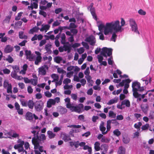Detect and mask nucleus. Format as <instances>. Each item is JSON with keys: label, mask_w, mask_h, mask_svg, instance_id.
<instances>
[{"label": "nucleus", "mask_w": 154, "mask_h": 154, "mask_svg": "<svg viewBox=\"0 0 154 154\" xmlns=\"http://www.w3.org/2000/svg\"><path fill=\"white\" fill-rule=\"evenodd\" d=\"M11 18V15H8L6 17L4 21L5 22H9Z\"/></svg>", "instance_id": "nucleus-62"}, {"label": "nucleus", "mask_w": 154, "mask_h": 154, "mask_svg": "<svg viewBox=\"0 0 154 154\" xmlns=\"http://www.w3.org/2000/svg\"><path fill=\"white\" fill-rule=\"evenodd\" d=\"M121 25H120V26H121V29H122V27L124 26L125 24V21L123 18H121Z\"/></svg>", "instance_id": "nucleus-56"}, {"label": "nucleus", "mask_w": 154, "mask_h": 154, "mask_svg": "<svg viewBox=\"0 0 154 154\" xmlns=\"http://www.w3.org/2000/svg\"><path fill=\"white\" fill-rule=\"evenodd\" d=\"M131 80L129 79H127L123 80L121 82H120L119 86L123 87L124 85V83H129L131 82Z\"/></svg>", "instance_id": "nucleus-17"}, {"label": "nucleus", "mask_w": 154, "mask_h": 154, "mask_svg": "<svg viewBox=\"0 0 154 154\" xmlns=\"http://www.w3.org/2000/svg\"><path fill=\"white\" fill-rule=\"evenodd\" d=\"M149 117L150 119H154V112L153 111H150V112Z\"/></svg>", "instance_id": "nucleus-39"}, {"label": "nucleus", "mask_w": 154, "mask_h": 154, "mask_svg": "<svg viewBox=\"0 0 154 154\" xmlns=\"http://www.w3.org/2000/svg\"><path fill=\"white\" fill-rule=\"evenodd\" d=\"M129 23L131 27V30L139 35L140 34V32L138 30L137 26L135 20L132 19H130Z\"/></svg>", "instance_id": "nucleus-4"}, {"label": "nucleus", "mask_w": 154, "mask_h": 154, "mask_svg": "<svg viewBox=\"0 0 154 154\" xmlns=\"http://www.w3.org/2000/svg\"><path fill=\"white\" fill-rule=\"evenodd\" d=\"M41 136H38V135H37L36 136V137H34L33 138H32V140L34 141V140H37L38 141H41Z\"/></svg>", "instance_id": "nucleus-45"}, {"label": "nucleus", "mask_w": 154, "mask_h": 154, "mask_svg": "<svg viewBox=\"0 0 154 154\" xmlns=\"http://www.w3.org/2000/svg\"><path fill=\"white\" fill-rule=\"evenodd\" d=\"M23 12H20L18 14V15L17 17H16L15 18V20H19L20 19V17L23 14Z\"/></svg>", "instance_id": "nucleus-52"}, {"label": "nucleus", "mask_w": 154, "mask_h": 154, "mask_svg": "<svg viewBox=\"0 0 154 154\" xmlns=\"http://www.w3.org/2000/svg\"><path fill=\"white\" fill-rule=\"evenodd\" d=\"M122 141L125 143L128 144L129 142L130 139L128 137H123Z\"/></svg>", "instance_id": "nucleus-27"}, {"label": "nucleus", "mask_w": 154, "mask_h": 154, "mask_svg": "<svg viewBox=\"0 0 154 154\" xmlns=\"http://www.w3.org/2000/svg\"><path fill=\"white\" fill-rule=\"evenodd\" d=\"M85 50L83 47H81L77 49V51L79 54H81L84 52Z\"/></svg>", "instance_id": "nucleus-55"}, {"label": "nucleus", "mask_w": 154, "mask_h": 154, "mask_svg": "<svg viewBox=\"0 0 154 154\" xmlns=\"http://www.w3.org/2000/svg\"><path fill=\"white\" fill-rule=\"evenodd\" d=\"M30 82L32 85H34L35 86L37 85L38 82H37V80L36 79H30Z\"/></svg>", "instance_id": "nucleus-38"}, {"label": "nucleus", "mask_w": 154, "mask_h": 154, "mask_svg": "<svg viewBox=\"0 0 154 154\" xmlns=\"http://www.w3.org/2000/svg\"><path fill=\"white\" fill-rule=\"evenodd\" d=\"M80 43H75L71 46V47L73 48H75L78 47L80 46Z\"/></svg>", "instance_id": "nucleus-59"}, {"label": "nucleus", "mask_w": 154, "mask_h": 154, "mask_svg": "<svg viewBox=\"0 0 154 154\" xmlns=\"http://www.w3.org/2000/svg\"><path fill=\"white\" fill-rule=\"evenodd\" d=\"M110 140L103 137L101 139V141L103 143H109Z\"/></svg>", "instance_id": "nucleus-31"}, {"label": "nucleus", "mask_w": 154, "mask_h": 154, "mask_svg": "<svg viewBox=\"0 0 154 154\" xmlns=\"http://www.w3.org/2000/svg\"><path fill=\"white\" fill-rule=\"evenodd\" d=\"M13 49V48L10 45H7L5 48L4 51L6 53H10L12 52Z\"/></svg>", "instance_id": "nucleus-11"}, {"label": "nucleus", "mask_w": 154, "mask_h": 154, "mask_svg": "<svg viewBox=\"0 0 154 154\" xmlns=\"http://www.w3.org/2000/svg\"><path fill=\"white\" fill-rule=\"evenodd\" d=\"M109 116L114 118L116 117V114L114 113L113 111H110L109 112Z\"/></svg>", "instance_id": "nucleus-42"}, {"label": "nucleus", "mask_w": 154, "mask_h": 154, "mask_svg": "<svg viewBox=\"0 0 154 154\" xmlns=\"http://www.w3.org/2000/svg\"><path fill=\"white\" fill-rule=\"evenodd\" d=\"M7 92L8 93H11L12 94V86L11 84H9V85L7 87Z\"/></svg>", "instance_id": "nucleus-43"}, {"label": "nucleus", "mask_w": 154, "mask_h": 154, "mask_svg": "<svg viewBox=\"0 0 154 154\" xmlns=\"http://www.w3.org/2000/svg\"><path fill=\"white\" fill-rule=\"evenodd\" d=\"M100 143L97 141L94 144V148L95 150L97 151H98L100 150Z\"/></svg>", "instance_id": "nucleus-22"}, {"label": "nucleus", "mask_w": 154, "mask_h": 154, "mask_svg": "<svg viewBox=\"0 0 154 154\" xmlns=\"http://www.w3.org/2000/svg\"><path fill=\"white\" fill-rule=\"evenodd\" d=\"M122 105H125L128 107L130 106V103L129 101L128 100H125L122 101Z\"/></svg>", "instance_id": "nucleus-19"}, {"label": "nucleus", "mask_w": 154, "mask_h": 154, "mask_svg": "<svg viewBox=\"0 0 154 154\" xmlns=\"http://www.w3.org/2000/svg\"><path fill=\"white\" fill-rule=\"evenodd\" d=\"M108 146L107 144L103 143L101 145L100 149L103 150V152L106 153L108 150Z\"/></svg>", "instance_id": "nucleus-16"}, {"label": "nucleus", "mask_w": 154, "mask_h": 154, "mask_svg": "<svg viewBox=\"0 0 154 154\" xmlns=\"http://www.w3.org/2000/svg\"><path fill=\"white\" fill-rule=\"evenodd\" d=\"M141 109L143 112L145 114H146L148 110L149 106L148 104H146L145 107L142 106V104L140 106Z\"/></svg>", "instance_id": "nucleus-15"}, {"label": "nucleus", "mask_w": 154, "mask_h": 154, "mask_svg": "<svg viewBox=\"0 0 154 154\" xmlns=\"http://www.w3.org/2000/svg\"><path fill=\"white\" fill-rule=\"evenodd\" d=\"M93 5L94 3H91L89 6L88 7V9L90 8V11H91V13L93 16V18L97 20V17L95 14V9L94 7H93Z\"/></svg>", "instance_id": "nucleus-7"}, {"label": "nucleus", "mask_w": 154, "mask_h": 154, "mask_svg": "<svg viewBox=\"0 0 154 154\" xmlns=\"http://www.w3.org/2000/svg\"><path fill=\"white\" fill-rule=\"evenodd\" d=\"M85 41L89 43L90 45L94 46L96 42V40L95 37L91 35L89 37H87Z\"/></svg>", "instance_id": "nucleus-6"}, {"label": "nucleus", "mask_w": 154, "mask_h": 154, "mask_svg": "<svg viewBox=\"0 0 154 154\" xmlns=\"http://www.w3.org/2000/svg\"><path fill=\"white\" fill-rule=\"evenodd\" d=\"M98 29L100 31H101L104 28V30L105 29L106 26H105L103 24L101 23L98 26Z\"/></svg>", "instance_id": "nucleus-33"}, {"label": "nucleus", "mask_w": 154, "mask_h": 154, "mask_svg": "<svg viewBox=\"0 0 154 154\" xmlns=\"http://www.w3.org/2000/svg\"><path fill=\"white\" fill-rule=\"evenodd\" d=\"M27 91L29 93L31 94L33 91V89L30 86H29L27 88Z\"/></svg>", "instance_id": "nucleus-57"}, {"label": "nucleus", "mask_w": 154, "mask_h": 154, "mask_svg": "<svg viewBox=\"0 0 154 154\" xmlns=\"http://www.w3.org/2000/svg\"><path fill=\"white\" fill-rule=\"evenodd\" d=\"M142 123L140 122H138V124L135 123L134 125V127L135 128L140 129V127L142 125Z\"/></svg>", "instance_id": "nucleus-44"}, {"label": "nucleus", "mask_w": 154, "mask_h": 154, "mask_svg": "<svg viewBox=\"0 0 154 154\" xmlns=\"http://www.w3.org/2000/svg\"><path fill=\"white\" fill-rule=\"evenodd\" d=\"M52 78L54 79L55 81H58L59 79V77L58 75L55 74H53L51 75Z\"/></svg>", "instance_id": "nucleus-36"}, {"label": "nucleus", "mask_w": 154, "mask_h": 154, "mask_svg": "<svg viewBox=\"0 0 154 154\" xmlns=\"http://www.w3.org/2000/svg\"><path fill=\"white\" fill-rule=\"evenodd\" d=\"M104 122L102 121L100 126V130L102 131V133L103 134H105L107 133V131H105L106 130V128L104 126Z\"/></svg>", "instance_id": "nucleus-10"}, {"label": "nucleus", "mask_w": 154, "mask_h": 154, "mask_svg": "<svg viewBox=\"0 0 154 154\" xmlns=\"http://www.w3.org/2000/svg\"><path fill=\"white\" fill-rule=\"evenodd\" d=\"M25 118L26 120L31 122L33 119V114L29 111L27 112L25 115Z\"/></svg>", "instance_id": "nucleus-8"}, {"label": "nucleus", "mask_w": 154, "mask_h": 154, "mask_svg": "<svg viewBox=\"0 0 154 154\" xmlns=\"http://www.w3.org/2000/svg\"><path fill=\"white\" fill-rule=\"evenodd\" d=\"M85 78L87 81V82L89 84V85H90L91 86H92L93 81L91 79V76L88 75L87 76H85Z\"/></svg>", "instance_id": "nucleus-23"}, {"label": "nucleus", "mask_w": 154, "mask_h": 154, "mask_svg": "<svg viewBox=\"0 0 154 154\" xmlns=\"http://www.w3.org/2000/svg\"><path fill=\"white\" fill-rule=\"evenodd\" d=\"M71 109L72 110V111H74L77 112L79 113H80L82 112V111L81 110L80 108L78 106H73L72 109Z\"/></svg>", "instance_id": "nucleus-18"}, {"label": "nucleus", "mask_w": 154, "mask_h": 154, "mask_svg": "<svg viewBox=\"0 0 154 154\" xmlns=\"http://www.w3.org/2000/svg\"><path fill=\"white\" fill-rule=\"evenodd\" d=\"M54 61L57 63H60V62L62 60V58L59 56H57L55 57L54 58Z\"/></svg>", "instance_id": "nucleus-29"}, {"label": "nucleus", "mask_w": 154, "mask_h": 154, "mask_svg": "<svg viewBox=\"0 0 154 154\" xmlns=\"http://www.w3.org/2000/svg\"><path fill=\"white\" fill-rule=\"evenodd\" d=\"M149 127V124H146L145 125H143L142 127L141 128L143 130H144L146 129H147Z\"/></svg>", "instance_id": "nucleus-58"}, {"label": "nucleus", "mask_w": 154, "mask_h": 154, "mask_svg": "<svg viewBox=\"0 0 154 154\" xmlns=\"http://www.w3.org/2000/svg\"><path fill=\"white\" fill-rule=\"evenodd\" d=\"M112 49L108 48L106 47H103L102 48V51L100 52V55H97V58L98 62L101 63L103 59V56L106 58L107 56H110L112 54Z\"/></svg>", "instance_id": "nucleus-2"}, {"label": "nucleus", "mask_w": 154, "mask_h": 154, "mask_svg": "<svg viewBox=\"0 0 154 154\" xmlns=\"http://www.w3.org/2000/svg\"><path fill=\"white\" fill-rule=\"evenodd\" d=\"M63 138L62 139L65 142H66L69 140H72L69 135L65 133L63 134Z\"/></svg>", "instance_id": "nucleus-13"}, {"label": "nucleus", "mask_w": 154, "mask_h": 154, "mask_svg": "<svg viewBox=\"0 0 154 154\" xmlns=\"http://www.w3.org/2000/svg\"><path fill=\"white\" fill-rule=\"evenodd\" d=\"M71 82V80L68 78H66L64 80L63 83L65 85H67Z\"/></svg>", "instance_id": "nucleus-49"}, {"label": "nucleus", "mask_w": 154, "mask_h": 154, "mask_svg": "<svg viewBox=\"0 0 154 154\" xmlns=\"http://www.w3.org/2000/svg\"><path fill=\"white\" fill-rule=\"evenodd\" d=\"M42 59V57L37 56L36 60L35 61V64L36 65H38L39 63L41 62Z\"/></svg>", "instance_id": "nucleus-28"}, {"label": "nucleus", "mask_w": 154, "mask_h": 154, "mask_svg": "<svg viewBox=\"0 0 154 154\" xmlns=\"http://www.w3.org/2000/svg\"><path fill=\"white\" fill-rule=\"evenodd\" d=\"M119 154H125V149L122 146H121L119 147Z\"/></svg>", "instance_id": "nucleus-25"}, {"label": "nucleus", "mask_w": 154, "mask_h": 154, "mask_svg": "<svg viewBox=\"0 0 154 154\" xmlns=\"http://www.w3.org/2000/svg\"><path fill=\"white\" fill-rule=\"evenodd\" d=\"M34 106L36 111L40 112L43 108L44 103L41 100L37 101L35 102Z\"/></svg>", "instance_id": "nucleus-5"}, {"label": "nucleus", "mask_w": 154, "mask_h": 154, "mask_svg": "<svg viewBox=\"0 0 154 154\" xmlns=\"http://www.w3.org/2000/svg\"><path fill=\"white\" fill-rule=\"evenodd\" d=\"M113 133L114 135L117 137H118L121 134V132L118 129H116L114 130L113 131Z\"/></svg>", "instance_id": "nucleus-30"}, {"label": "nucleus", "mask_w": 154, "mask_h": 154, "mask_svg": "<svg viewBox=\"0 0 154 154\" xmlns=\"http://www.w3.org/2000/svg\"><path fill=\"white\" fill-rule=\"evenodd\" d=\"M62 9L61 8H57L55 10V12L56 14H58L62 11Z\"/></svg>", "instance_id": "nucleus-64"}, {"label": "nucleus", "mask_w": 154, "mask_h": 154, "mask_svg": "<svg viewBox=\"0 0 154 154\" xmlns=\"http://www.w3.org/2000/svg\"><path fill=\"white\" fill-rule=\"evenodd\" d=\"M21 104L23 106L26 107L27 106V102L24 99L20 100Z\"/></svg>", "instance_id": "nucleus-32"}, {"label": "nucleus", "mask_w": 154, "mask_h": 154, "mask_svg": "<svg viewBox=\"0 0 154 154\" xmlns=\"http://www.w3.org/2000/svg\"><path fill=\"white\" fill-rule=\"evenodd\" d=\"M12 68L14 69V71L17 72L20 70L19 67L18 66H12Z\"/></svg>", "instance_id": "nucleus-48"}, {"label": "nucleus", "mask_w": 154, "mask_h": 154, "mask_svg": "<svg viewBox=\"0 0 154 154\" xmlns=\"http://www.w3.org/2000/svg\"><path fill=\"white\" fill-rule=\"evenodd\" d=\"M138 13L140 15H145L146 14V12L142 9H140L138 11Z\"/></svg>", "instance_id": "nucleus-50"}, {"label": "nucleus", "mask_w": 154, "mask_h": 154, "mask_svg": "<svg viewBox=\"0 0 154 154\" xmlns=\"http://www.w3.org/2000/svg\"><path fill=\"white\" fill-rule=\"evenodd\" d=\"M64 51H67L68 53H69L70 52L71 49V46L67 45H64L63 46Z\"/></svg>", "instance_id": "nucleus-20"}, {"label": "nucleus", "mask_w": 154, "mask_h": 154, "mask_svg": "<svg viewBox=\"0 0 154 154\" xmlns=\"http://www.w3.org/2000/svg\"><path fill=\"white\" fill-rule=\"evenodd\" d=\"M27 106L30 109H32L34 106L35 103L33 102L32 100H29L27 101Z\"/></svg>", "instance_id": "nucleus-14"}, {"label": "nucleus", "mask_w": 154, "mask_h": 154, "mask_svg": "<svg viewBox=\"0 0 154 154\" xmlns=\"http://www.w3.org/2000/svg\"><path fill=\"white\" fill-rule=\"evenodd\" d=\"M11 75L12 77L15 79H16L17 77V74L15 72H11Z\"/></svg>", "instance_id": "nucleus-54"}, {"label": "nucleus", "mask_w": 154, "mask_h": 154, "mask_svg": "<svg viewBox=\"0 0 154 154\" xmlns=\"http://www.w3.org/2000/svg\"><path fill=\"white\" fill-rule=\"evenodd\" d=\"M55 104V100L52 99H50L47 102V106L48 108H51L52 105H54Z\"/></svg>", "instance_id": "nucleus-12"}, {"label": "nucleus", "mask_w": 154, "mask_h": 154, "mask_svg": "<svg viewBox=\"0 0 154 154\" xmlns=\"http://www.w3.org/2000/svg\"><path fill=\"white\" fill-rule=\"evenodd\" d=\"M90 70L89 68V67H88L85 70L84 72V74L85 75H89V74H90Z\"/></svg>", "instance_id": "nucleus-61"}, {"label": "nucleus", "mask_w": 154, "mask_h": 154, "mask_svg": "<svg viewBox=\"0 0 154 154\" xmlns=\"http://www.w3.org/2000/svg\"><path fill=\"white\" fill-rule=\"evenodd\" d=\"M39 14L42 15L45 17H46L47 15V14L46 12L41 10H40Z\"/></svg>", "instance_id": "nucleus-51"}, {"label": "nucleus", "mask_w": 154, "mask_h": 154, "mask_svg": "<svg viewBox=\"0 0 154 154\" xmlns=\"http://www.w3.org/2000/svg\"><path fill=\"white\" fill-rule=\"evenodd\" d=\"M82 45L86 48V49L88 50L89 48V45L86 42H82L81 43Z\"/></svg>", "instance_id": "nucleus-46"}, {"label": "nucleus", "mask_w": 154, "mask_h": 154, "mask_svg": "<svg viewBox=\"0 0 154 154\" xmlns=\"http://www.w3.org/2000/svg\"><path fill=\"white\" fill-rule=\"evenodd\" d=\"M42 26L43 27L44 30H45V32H46L49 29L50 26L49 25L46 24L44 25V24H42Z\"/></svg>", "instance_id": "nucleus-35"}, {"label": "nucleus", "mask_w": 154, "mask_h": 154, "mask_svg": "<svg viewBox=\"0 0 154 154\" xmlns=\"http://www.w3.org/2000/svg\"><path fill=\"white\" fill-rule=\"evenodd\" d=\"M45 96L48 97H50L52 96V94L49 91H48L45 93Z\"/></svg>", "instance_id": "nucleus-53"}, {"label": "nucleus", "mask_w": 154, "mask_h": 154, "mask_svg": "<svg viewBox=\"0 0 154 154\" xmlns=\"http://www.w3.org/2000/svg\"><path fill=\"white\" fill-rule=\"evenodd\" d=\"M117 102V100L112 99L109 100V101L107 103V104L109 105H110Z\"/></svg>", "instance_id": "nucleus-40"}, {"label": "nucleus", "mask_w": 154, "mask_h": 154, "mask_svg": "<svg viewBox=\"0 0 154 154\" xmlns=\"http://www.w3.org/2000/svg\"><path fill=\"white\" fill-rule=\"evenodd\" d=\"M113 34L112 35V36L110 38V41H112L114 42H115L116 41V39L117 37V35L116 34V33L117 32H113Z\"/></svg>", "instance_id": "nucleus-24"}, {"label": "nucleus", "mask_w": 154, "mask_h": 154, "mask_svg": "<svg viewBox=\"0 0 154 154\" xmlns=\"http://www.w3.org/2000/svg\"><path fill=\"white\" fill-rule=\"evenodd\" d=\"M25 54L26 56L27 59H28V56L31 55V52L30 51L26 50L25 51Z\"/></svg>", "instance_id": "nucleus-60"}, {"label": "nucleus", "mask_w": 154, "mask_h": 154, "mask_svg": "<svg viewBox=\"0 0 154 154\" xmlns=\"http://www.w3.org/2000/svg\"><path fill=\"white\" fill-rule=\"evenodd\" d=\"M70 32L71 33H73V34L72 35H73L74 36L76 35L77 33H78V31L77 29L75 28L70 29Z\"/></svg>", "instance_id": "nucleus-41"}, {"label": "nucleus", "mask_w": 154, "mask_h": 154, "mask_svg": "<svg viewBox=\"0 0 154 154\" xmlns=\"http://www.w3.org/2000/svg\"><path fill=\"white\" fill-rule=\"evenodd\" d=\"M140 86V84L137 81H135L132 83V91L133 92V95L135 98H137L139 97L141 94H139L137 92L138 88H139Z\"/></svg>", "instance_id": "nucleus-3"}, {"label": "nucleus", "mask_w": 154, "mask_h": 154, "mask_svg": "<svg viewBox=\"0 0 154 154\" xmlns=\"http://www.w3.org/2000/svg\"><path fill=\"white\" fill-rule=\"evenodd\" d=\"M77 26L75 25V23H71L69 24V28L70 29H75L77 27Z\"/></svg>", "instance_id": "nucleus-47"}, {"label": "nucleus", "mask_w": 154, "mask_h": 154, "mask_svg": "<svg viewBox=\"0 0 154 154\" xmlns=\"http://www.w3.org/2000/svg\"><path fill=\"white\" fill-rule=\"evenodd\" d=\"M39 72H41L43 75H45L46 73V71L44 67L40 68Z\"/></svg>", "instance_id": "nucleus-34"}, {"label": "nucleus", "mask_w": 154, "mask_h": 154, "mask_svg": "<svg viewBox=\"0 0 154 154\" xmlns=\"http://www.w3.org/2000/svg\"><path fill=\"white\" fill-rule=\"evenodd\" d=\"M6 61H7L10 63H12L14 61L13 58L10 55L8 56V57L5 59Z\"/></svg>", "instance_id": "nucleus-37"}, {"label": "nucleus", "mask_w": 154, "mask_h": 154, "mask_svg": "<svg viewBox=\"0 0 154 154\" xmlns=\"http://www.w3.org/2000/svg\"><path fill=\"white\" fill-rule=\"evenodd\" d=\"M57 109L60 114L62 115L65 114L67 112V110L65 108L60 106H58Z\"/></svg>", "instance_id": "nucleus-9"}, {"label": "nucleus", "mask_w": 154, "mask_h": 154, "mask_svg": "<svg viewBox=\"0 0 154 154\" xmlns=\"http://www.w3.org/2000/svg\"><path fill=\"white\" fill-rule=\"evenodd\" d=\"M27 42V40H24L21 42L19 44V45L21 46H24L25 45L26 43Z\"/></svg>", "instance_id": "nucleus-63"}, {"label": "nucleus", "mask_w": 154, "mask_h": 154, "mask_svg": "<svg viewBox=\"0 0 154 154\" xmlns=\"http://www.w3.org/2000/svg\"><path fill=\"white\" fill-rule=\"evenodd\" d=\"M122 31L121 26H120V21L119 20H116L106 23V27L104 30V34L105 35H107L109 33H112L113 32H121Z\"/></svg>", "instance_id": "nucleus-1"}, {"label": "nucleus", "mask_w": 154, "mask_h": 154, "mask_svg": "<svg viewBox=\"0 0 154 154\" xmlns=\"http://www.w3.org/2000/svg\"><path fill=\"white\" fill-rule=\"evenodd\" d=\"M47 134L48 135V137L50 139H52L55 136V134H54L53 132L50 131H47Z\"/></svg>", "instance_id": "nucleus-21"}, {"label": "nucleus", "mask_w": 154, "mask_h": 154, "mask_svg": "<svg viewBox=\"0 0 154 154\" xmlns=\"http://www.w3.org/2000/svg\"><path fill=\"white\" fill-rule=\"evenodd\" d=\"M61 44H65V42H66V35L64 33H63L62 34L61 37Z\"/></svg>", "instance_id": "nucleus-26"}]
</instances>
